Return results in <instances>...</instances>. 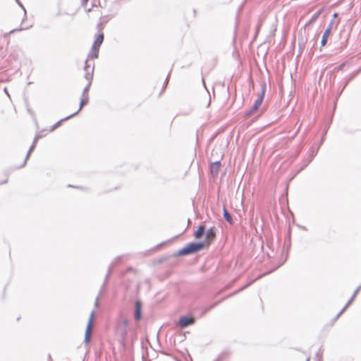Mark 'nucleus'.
I'll use <instances>...</instances> for the list:
<instances>
[{"label":"nucleus","instance_id":"20e7f679","mask_svg":"<svg viewBox=\"0 0 361 361\" xmlns=\"http://www.w3.org/2000/svg\"><path fill=\"white\" fill-rule=\"evenodd\" d=\"M128 321L124 319L121 324L117 326V334L120 336L123 341H125L128 335Z\"/></svg>","mask_w":361,"mask_h":361},{"label":"nucleus","instance_id":"1a4fd4ad","mask_svg":"<svg viewBox=\"0 0 361 361\" xmlns=\"http://www.w3.org/2000/svg\"><path fill=\"white\" fill-rule=\"evenodd\" d=\"M142 317V302L140 300H137L135 302V311L134 318L135 320L138 322Z\"/></svg>","mask_w":361,"mask_h":361},{"label":"nucleus","instance_id":"39448f33","mask_svg":"<svg viewBox=\"0 0 361 361\" xmlns=\"http://www.w3.org/2000/svg\"><path fill=\"white\" fill-rule=\"evenodd\" d=\"M94 316V311L92 310L91 312V314H90V319H89V321H88V323H87V327H86V331H85V340H84V341H85V343L86 344L89 343L90 342V340H91V336H92L91 327H92Z\"/></svg>","mask_w":361,"mask_h":361},{"label":"nucleus","instance_id":"4c0bfd02","mask_svg":"<svg viewBox=\"0 0 361 361\" xmlns=\"http://www.w3.org/2000/svg\"><path fill=\"white\" fill-rule=\"evenodd\" d=\"M8 183V178H6L5 180H3V181L1 182V184H5Z\"/></svg>","mask_w":361,"mask_h":361},{"label":"nucleus","instance_id":"dca6fc26","mask_svg":"<svg viewBox=\"0 0 361 361\" xmlns=\"http://www.w3.org/2000/svg\"><path fill=\"white\" fill-rule=\"evenodd\" d=\"M355 297L356 296L355 295V294H353V295L351 296L350 300L348 301L347 304L343 307V309L336 316V318H335L336 319H337L345 311V310L348 308V307L353 302V301L354 300Z\"/></svg>","mask_w":361,"mask_h":361},{"label":"nucleus","instance_id":"f257e3e1","mask_svg":"<svg viewBox=\"0 0 361 361\" xmlns=\"http://www.w3.org/2000/svg\"><path fill=\"white\" fill-rule=\"evenodd\" d=\"M206 247V243L204 242H191L189 243L186 246L180 249L178 251L175 252L173 257L186 256L192 254L197 253L202 250Z\"/></svg>","mask_w":361,"mask_h":361},{"label":"nucleus","instance_id":"f03ea898","mask_svg":"<svg viewBox=\"0 0 361 361\" xmlns=\"http://www.w3.org/2000/svg\"><path fill=\"white\" fill-rule=\"evenodd\" d=\"M262 91L258 98L255 100L254 104L252 106L250 110L245 114V117H250L255 111H256L260 105L262 104L266 91V84L264 82L261 85Z\"/></svg>","mask_w":361,"mask_h":361},{"label":"nucleus","instance_id":"2eb2a0df","mask_svg":"<svg viewBox=\"0 0 361 361\" xmlns=\"http://www.w3.org/2000/svg\"><path fill=\"white\" fill-rule=\"evenodd\" d=\"M223 216H224V219L228 223H229L231 225L233 224V217H232L231 214L228 212V210L226 209V208L225 207H224V208H223Z\"/></svg>","mask_w":361,"mask_h":361},{"label":"nucleus","instance_id":"6e6552de","mask_svg":"<svg viewBox=\"0 0 361 361\" xmlns=\"http://www.w3.org/2000/svg\"><path fill=\"white\" fill-rule=\"evenodd\" d=\"M121 257H117L114 261H113L111 264L109 265V270H108V273L106 274V276H105V279H104V283L102 284V287H101V289L99 290V294H102L103 291H104V287L106 286V282L107 281L109 280V278L110 276V274L112 271V269L114 268V266H116V264L118 263V262L120 260Z\"/></svg>","mask_w":361,"mask_h":361},{"label":"nucleus","instance_id":"473e14b6","mask_svg":"<svg viewBox=\"0 0 361 361\" xmlns=\"http://www.w3.org/2000/svg\"><path fill=\"white\" fill-rule=\"evenodd\" d=\"M102 294H99V295L97 296V298H96V300H95V302H94V305L95 307H98V305H99V296L101 295Z\"/></svg>","mask_w":361,"mask_h":361},{"label":"nucleus","instance_id":"c85d7f7f","mask_svg":"<svg viewBox=\"0 0 361 361\" xmlns=\"http://www.w3.org/2000/svg\"><path fill=\"white\" fill-rule=\"evenodd\" d=\"M104 23H102V22H100L97 25V29L99 30V31H101L104 28Z\"/></svg>","mask_w":361,"mask_h":361},{"label":"nucleus","instance_id":"2f4dec72","mask_svg":"<svg viewBox=\"0 0 361 361\" xmlns=\"http://www.w3.org/2000/svg\"><path fill=\"white\" fill-rule=\"evenodd\" d=\"M361 290V285L358 286L356 290L354 291L353 294L356 296L358 292Z\"/></svg>","mask_w":361,"mask_h":361},{"label":"nucleus","instance_id":"7c9ffc66","mask_svg":"<svg viewBox=\"0 0 361 361\" xmlns=\"http://www.w3.org/2000/svg\"><path fill=\"white\" fill-rule=\"evenodd\" d=\"M87 61H88V59H87L85 61V67H84V69L85 71H88V69L90 68V66L87 64Z\"/></svg>","mask_w":361,"mask_h":361},{"label":"nucleus","instance_id":"423d86ee","mask_svg":"<svg viewBox=\"0 0 361 361\" xmlns=\"http://www.w3.org/2000/svg\"><path fill=\"white\" fill-rule=\"evenodd\" d=\"M216 228L214 226L211 227L207 231L205 230V240L206 246L208 247L216 237Z\"/></svg>","mask_w":361,"mask_h":361},{"label":"nucleus","instance_id":"0eeeda50","mask_svg":"<svg viewBox=\"0 0 361 361\" xmlns=\"http://www.w3.org/2000/svg\"><path fill=\"white\" fill-rule=\"evenodd\" d=\"M195 319L192 316H183L180 317L178 321V325L181 328H185L195 323Z\"/></svg>","mask_w":361,"mask_h":361},{"label":"nucleus","instance_id":"cd10ccee","mask_svg":"<svg viewBox=\"0 0 361 361\" xmlns=\"http://www.w3.org/2000/svg\"><path fill=\"white\" fill-rule=\"evenodd\" d=\"M333 24H334V20H331V22L329 23L328 27H326V29H329V31L330 32H331Z\"/></svg>","mask_w":361,"mask_h":361},{"label":"nucleus","instance_id":"c756f323","mask_svg":"<svg viewBox=\"0 0 361 361\" xmlns=\"http://www.w3.org/2000/svg\"><path fill=\"white\" fill-rule=\"evenodd\" d=\"M16 2L18 3V4L23 9L24 12H25V16L26 15V11H25V8H24L23 5L19 1V0H16Z\"/></svg>","mask_w":361,"mask_h":361},{"label":"nucleus","instance_id":"aec40b11","mask_svg":"<svg viewBox=\"0 0 361 361\" xmlns=\"http://www.w3.org/2000/svg\"><path fill=\"white\" fill-rule=\"evenodd\" d=\"M104 41V34L100 33L97 35L93 44H94V47H100Z\"/></svg>","mask_w":361,"mask_h":361},{"label":"nucleus","instance_id":"f3484780","mask_svg":"<svg viewBox=\"0 0 361 361\" xmlns=\"http://www.w3.org/2000/svg\"><path fill=\"white\" fill-rule=\"evenodd\" d=\"M35 143H32V145L30 146L27 153V155L25 157V159L23 163V164L21 166H20L18 168H23L25 166L26 163H27V159H29L30 156V154L31 152L35 149Z\"/></svg>","mask_w":361,"mask_h":361},{"label":"nucleus","instance_id":"7ed1b4c3","mask_svg":"<svg viewBox=\"0 0 361 361\" xmlns=\"http://www.w3.org/2000/svg\"><path fill=\"white\" fill-rule=\"evenodd\" d=\"M349 35L350 34L345 33V32L340 33V41L334 42L336 53H340L347 47Z\"/></svg>","mask_w":361,"mask_h":361},{"label":"nucleus","instance_id":"a19ab883","mask_svg":"<svg viewBox=\"0 0 361 361\" xmlns=\"http://www.w3.org/2000/svg\"><path fill=\"white\" fill-rule=\"evenodd\" d=\"M249 285H250V284H247L245 286H244V287L241 288L239 290V291H240V290H243L244 288H245L246 287H247Z\"/></svg>","mask_w":361,"mask_h":361},{"label":"nucleus","instance_id":"bb28decb","mask_svg":"<svg viewBox=\"0 0 361 361\" xmlns=\"http://www.w3.org/2000/svg\"><path fill=\"white\" fill-rule=\"evenodd\" d=\"M100 20L102 23L105 24L109 21V18L108 16H103L100 18Z\"/></svg>","mask_w":361,"mask_h":361},{"label":"nucleus","instance_id":"6ab92c4d","mask_svg":"<svg viewBox=\"0 0 361 361\" xmlns=\"http://www.w3.org/2000/svg\"><path fill=\"white\" fill-rule=\"evenodd\" d=\"M88 101H89L88 96L82 97L80 103V107H79L78 110L75 112V113H77V114L81 111V109L83 108V106H85L88 103Z\"/></svg>","mask_w":361,"mask_h":361},{"label":"nucleus","instance_id":"58836bf2","mask_svg":"<svg viewBox=\"0 0 361 361\" xmlns=\"http://www.w3.org/2000/svg\"><path fill=\"white\" fill-rule=\"evenodd\" d=\"M343 67H344V64H343H343H341V65L338 66V69H339V70H342Z\"/></svg>","mask_w":361,"mask_h":361},{"label":"nucleus","instance_id":"4468645a","mask_svg":"<svg viewBox=\"0 0 361 361\" xmlns=\"http://www.w3.org/2000/svg\"><path fill=\"white\" fill-rule=\"evenodd\" d=\"M75 115H77V113H73L72 114H71L70 116L64 118H62L61 119L60 121H59L58 122H56L55 124H54L51 127V131H53L55 129H56L59 126H61V124L65 121H67L68 120L69 118L75 116Z\"/></svg>","mask_w":361,"mask_h":361},{"label":"nucleus","instance_id":"ddd939ff","mask_svg":"<svg viewBox=\"0 0 361 361\" xmlns=\"http://www.w3.org/2000/svg\"><path fill=\"white\" fill-rule=\"evenodd\" d=\"M330 35H331V32L329 31V29H326L322 35V40H321V47H324L326 45Z\"/></svg>","mask_w":361,"mask_h":361},{"label":"nucleus","instance_id":"c9c22d12","mask_svg":"<svg viewBox=\"0 0 361 361\" xmlns=\"http://www.w3.org/2000/svg\"><path fill=\"white\" fill-rule=\"evenodd\" d=\"M169 75H168V76H167V78H166V80H165V82H164V88H165V87H166V85H167V83H168V82H169Z\"/></svg>","mask_w":361,"mask_h":361},{"label":"nucleus","instance_id":"9b49d317","mask_svg":"<svg viewBox=\"0 0 361 361\" xmlns=\"http://www.w3.org/2000/svg\"><path fill=\"white\" fill-rule=\"evenodd\" d=\"M205 226L204 225H200L195 232L194 235L196 239H200L203 237L205 233Z\"/></svg>","mask_w":361,"mask_h":361},{"label":"nucleus","instance_id":"4be33fe9","mask_svg":"<svg viewBox=\"0 0 361 361\" xmlns=\"http://www.w3.org/2000/svg\"><path fill=\"white\" fill-rule=\"evenodd\" d=\"M99 47H94V44H92V51L94 52V54L92 55L91 57L94 58V59L98 58V53H99Z\"/></svg>","mask_w":361,"mask_h":361},{"label":"nucleus","instance_id":"b1692460","mask_svg":"<svg viewBox=\"0 0 361 361\" xmlns=\"http://www.w3.org/2000/svg\"><path fill=\"white\" fill-rule=\"evenodd\" d=\"M322 352L319 349L315 355L314 360H315V361H322Z\"/></svg>","mask_w":361,"mask_h":361},{"label":"nucleus","instance_id":"412c9836","mask_svg":"<svg viewBox=\"0 0 361 361\" xmlns=\"http://www.w3.org/2000/svg\"><path fill=\"white\" fill-rule=\"evenodd\" d=\"M93 72H94V67H92L91 72L86 71V73L85 74V78L88 81V82H90V84H92V78H93Z\"/></svg>","mask_w":361,"mask_h":361},{"label":"nucleus","instance_id":"393cba45","mask_svg":"<svg viewBox=\"0 0 361 361\" xmlns=\"http://www.w3.org/2000/svg\"><path fill=\"white\" fill-rule=\"evenodd\" d=\"M26 29H27V27H26V28H22L21 27V28H19V29H13V30H11L9 32H7V33L4 34V37H7L8 35H9L11 33H14V32H16L17 31H20V30H26Z\"/></svg>","mask_w":361,"mask_h":361},{"label":"nucleus","instance_id":"9d476101","mask_svg":"<svg viewBox=\"0 0 361 361\" xmlns=\"http://www.w3.org/2000/svg\"><path fill=\"white\" fill-rule=\"evenodd\" d=\"M221 164L220 161H216L211 164L210 173L213 177H216L219 174Z\"/></svg>","mask_w":361,"mask_h":361},{"label":"nucleus","instance_id":"a878e982","mask_svg":"<svg viewBox=\"0 0 361 361\" xmlns=\"http://www.w3.org/2000/svg\"><path fill=\"white\" fill-rule=\"evenodd\" d=\"M317 151H314V150H313V149L312 150V152H311V156H310V159H309V161H307V164H306V165L309 164L312 161L313 158L315 157V155L317 154Z\"/></svg>","mask_w":361,"mask_h":361},{"label":"nucleus","instance_id":"5701e85b","mask_svg":"<svg viewBox=\"0 0 361 361\" xmlns=\"http://www.w3.org/2000/svg\"><path fill=\"white\" fill-rule=\"evenodd\" d=\"M91 86L90 82L87 84V85L83 89L82 97H86L88 96V92L90 90V87Z\"/></svg>","mask_w":361,"mask_h":361},{"label":"nucleus","instance_id":"e433bc0d","mask_svg":"<svg viewBox=\"0 0 361 361\" xmlns=\"http://www.w3.org/2000/svg\"><path fill=\"white\" fill-rule=\"evenodd\" d=\"M89 0H82V5L85 6Z\"/></svg>","mask_w":361,"mask_h":361},{"label":"nucleus","instance_id":"72a5a7b5","mask_svg":"<svg viewBox=\"0 0 361 361\" xmlns=\"http://www.w3.org/2000/svg\"><path fill=\"white\" fill-rule=\"evenodd\" d=\"M217 303H215L214 305H212V306H210L209 307H208L204 312H207L208 311H209L210 310H212L214 307H215Z\"/></svg>","mask_w":361,"mask_h":361},{"label":"nucleus","instance_id":"ea45409f","mask_svg":"<svg viewBox=\"0 0 361 361\" xmlns=\"http://www.w3.org/2000/svg\"><path fill=\"white\" fill-rule=\"evenodd\" d=\"M338 14L336 13H335L333 16V19L334 20V18H336L337 17Z\"/></svg>","mask_w":361,"mask_h":361},{"label":"nucleus","instance_id":"79ce46f5","mask_svg":"<svg viewBox=\"0 0 361 361\" xmlns=\"http://www.w3.org/2000/svg\"><path fill=\"white\" fill-rule=\"evenodd\" d=\"M310 357H308L306 359V360H305V361H310Z\"/></svg>","mask_w":361,"mask_h":361},{"label":"nucleus","instance_id":"f8f14e48","mask_svg":"<svg viewBox=\"0 0 361 361\" xmlns=\"http://www.w3.org/2000/svg\"><path fill=\"white\" fill-rule=\"evenodd\" d=\"M322 12V10L320 9L317 12H316L312 17L311 18L305 23V27H307V26H310V25H312L313 23H314L317 19L319 17V16L321 15Z\"/></svg>","mask_w":361,"mask_h":361},{"label":"nucleus","instance_id":"f704fd0d","mask_svg":"<svg viewBox=\"0 0 361 361\" xmlns=\"http://www.w3.org/2000/svg\"><path fill=\"white\" fill-rule=\"evenodd\" d=\"M39 137H40V136H39V135H36V136L35 137V138H34L33 143H35V144L36 145V143H37V140H38V139H39Z\"/></svg>","mask_w":361,"mask_h":361},{"label":"nucleus","instance_id":"a211bd4d","mask_svg":"<svg viewBox=\"0 0 361 361\" xmlns=\"http://www.w3.org/2000/svg\"><path fill=\"white\" fill-rule=\"evenodd\" d=\"M360 71V70H358L357 71H356L355 73L350 75L348 78L346 79L344 85H343V88L341 89V90L340 91L339 94H338V96H340L341 94V93L343 92V91L344 90V89L345 88V87L348 85V82L353 79V78L359 73V72Z\"/></svg>","mask_w":361,"mask_h":361}]
</instances>
